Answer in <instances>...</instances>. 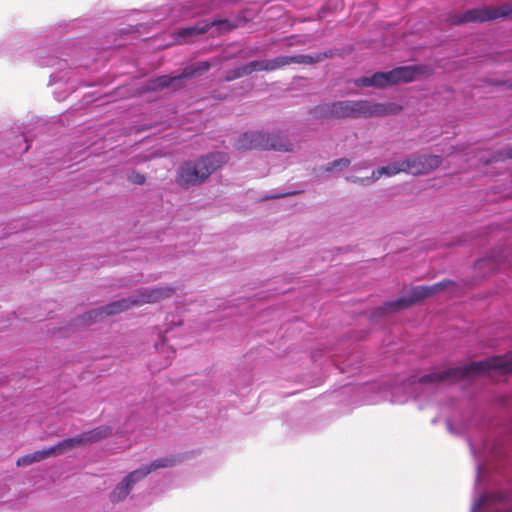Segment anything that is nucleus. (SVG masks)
I'll return each instance as SVG.
<instances>
[{"mask_svg":"<svg viewBox=\"0 0 512 512\" xmlns=\"http://www.w3.org/2000/svg\"><path fill=\"white\" fill-rule=\"evenodd\" d=\"M402 110L395 103H376L368 100H340L316 107L318 114L328 119L370 118L397 114Z\"/></svg>","mask_w":512,"mask_h":512,"instance_id":"nucleus-1","label":"nucleus"},{"mask_svg":"<svg viewBox=\"0 0 512 512\" xmlns=\"http://www.w3.org/2000/svg\"><path fill=\"white\" fill-rule=\"evenodd\" d=\"M498 370L503 374L512 372V358L494 356L465 366L453 367L443 371L432 372L419 378L420 384H437L445 381H457L474 374Z\"/></svg>","mask_w":512,"mask_h":512,"instance_id":"nucleus-2","label":"nucleus"},{"mask_svg":"<svg viewBox=\"0 0 512 512\" xmlns=\"http://www.w3.org/2000/svg\"><path fill=\"white\" fill-rule=\"evenodd\" d=\"M438 162H390L387 166L379 168L376 172L373 170L371 176L365 174L353 177L354 182L362 184L368 182L370 179L374 181L382 175L392 176L400 172H406L412 175L427 174L438 167Z\"/></svg>","mask_w":512,"mask_h":512,"instance_id":"nucleus-3","label":"nucleus"},{"mask_svg":"<svg viewBox=\"0 0 512 512\" xmlns=\"http://www.w3.org/2000/svg\"><path fill=\"white\" fill-rule=\"evenodd\" d=\"M218 168L216 162H184L178 170L176 182L182 187L197 185Z\"/></svg>","mask_w":512,"mask_h":512,"instance_id":"nucleus-4","label":"nucleus"},{"mask_svg":"<svg viewBox=\"0 0 512 512\" xmlns=\"http://www.w3.org/2000/svg\"><path fill=\"white\" fill-rule=\"evenodd\" d=\"M468 23H483L498 18L512 19V4L482 6L465 11Z\"/></svg>","mask_w":512,"mask_h":512,"instance_id":"nucleus-5","label":"nucleus"},{"mask_svg":"<svg viewBox=\"0 0 512 512\" xmlns=\"http://www.w3.org/2000/svg\"><path fill=\"white\" fill-rule=\"evenodd\" d=\"M334 50H329L326 52L316 53L314 55H292V56H278L274 59H270L269 67L270 72L281 69L285 66L292 64H302V65H313L324 61L327 58H332L334 56Z\"/></svg>","mask_w":512,"mask_h":512,"instance_id":"nucleus-6","label":"nucleus"},{"mask_svg":"<svg viewBox=\"0 0 512 512\" xmlns=\"http://www.w3.org/2000/svg\"><path fill=\"white\" fill-rule=\"evenodd\" d=\"M267 135L263 131H247L241 134L234 143V147L240 151L266 150L267 148H283L280 144H267Z\"/></svg>","mask_w":512,"mask_h":512,"instance_id":"nucleus-7","label":"nucleus"},{"mask_svg":"<svg viewBox=\"0 0 512 512\" xmlns=\"http://www.w3.org/2000/svg\"><path fill=\"white\" fill-rule=\"evenodd\" d=\"M176 288L170 285L139 289L134 295V305L139 307L145 304H154L161 300L172 297Z\"/></svg>","mask_w":512,"mask_h":512,"instance_id":"nucleus-8","label":"nucleus"},{"mask_svg":"<svg viewBox=\"0 0 512 512\" xmlns=\"http://www.w3.org/2000/svg\"><path fill=\"white\" fill-rule=\"evenodd\" d=\"M112 430L108 426H99L92 430L83 432L80 435L75 437L67 438L62 440V446L64 447L65 452L69 451L75 447H79L88 443L98 442L108 436H110Z\"/></svg>","mask_w":512,"mask_h":512,"instance_id":"nucleus-9","label":"nucleus"},{"mask_svg":"<svg viewBox=\"0 0 512 512\" xmlns=\"http://www.w3.org/2000/svg\"><path fill=\"white\" fill-rule=\"evenodd\" d=\"M214 26L218 27L220 31H230L234 28V26L227 19L214 20L211 22L203 21L195 26L180 29L177 32V36L179 39L186 41L187 39L192 38L194 36L205 34L209 31L211 27Z\"/></svg>","mask_w":512,"mask_h":512,"instance_id":"nucleus-10","label":"nucleus"},{"mask_svg":"<svg viewBox=\"0 0 512 512\" xmlns=\"http://www.w3.org/2000/svg\"><path fill=\"white\" fill-rule=\"evenodd\" d=\"M424 299H426V294H424L422 285L416 286L411 289L408 297H401L394 301L387 302L381 309L386 312H397L399 310L408 308Z\"/></svg>","mask_w":512,"mask_h":512,"instance_id":"nucleus-11","label":"nucleus"},{"mask_svg":"<svg viewBox=\"0 0 512 512\" xmlns=\"http://www.w3.org/2000/svg\"><path fill=\"white\" fill-rule=\"evenodd\" d=\"M143 473L136 469L130 472L120 483H118L110 494L112 502H120L126 499L134 485L143 479Z\"/></svg>","mask_w":512,"mask_h":512,"instance_id":"nucleus-12","label":"nucleus"},{"mask_svg":"<svg viewBox=\"0 0 512 512\" xmlns=\"http://www.w3.org/2000/svg\"><path fill=\"white\" fill-rule=\"evenodd\" d=\"M65 453L64 447L62 446V442H58L56 445L51 446L49 448L40 450V451H34L33 453L23 455L19 457L16 461V465L18 467L22 466H29L33 463L42 461L46 458L52 457V456H58Z\"/></svg>","mask_w":512,"mask_h":512,"instance_id":"nucleus-13","label":"nucleus"},{"mask_svg":"<svg viewBox=\"0 0 512 512\" xmlns=\"http://www.w3.org/2000/svg\"><path fill=\"white\" fill-rule=\"evenodd\" d=\"M423 72L422 66H401L389 71L390 83H409L415 80L416 75Z\"/></svg>","mask_w":512,"mask_h":512,"instance_id":"nucleus-14","label":"nucleus"},{"mask_svg":"<svg viewBox=\"0 0 512 512\" xmlns=\"http://www.w3.org/2000/svg\"><path fill=\"white\" fill-rule=\"evenodd\" d=\"M267 135V144H280L283 145V148H267L266 150H274L279 152H291L293 151L294 145L289 140L287 134L283 131H277L273 133H266Z\"/></svg>","mask_w":512,"mask_h":512,"instance_id":"nucleus-15","label":"nucleus"},{"mask_svg":"<svg viewBox=\"0 0 512 512\" xmlns=\"http://www.w3.org/2000/svg\"><path fill=\"white\" fill-rule=\"evenodd\" d=\"M135 307L133 296L113 301L102 307L105 316H112Z\"/></svg>","mask_w":512,"mask_h":512,"instance_id":"nucleus-16","label":"nucleus"},{"mask_svg":"<svg viewBox=\"0 0 512 512\" xmlns=\"http://www.w3.org/2000/svg\"><path fill=\"white\" fill-rule=\"evenodd\" d=\"M214 63L215 62L211 61H200L193 63L190 66H187L183 69L182 73L180 74V77L181 79H184L201 76L204 73H206L213 66Z\"/></svg>","mask_w":512,"mask_h":512,"instance_id":"nucleus-17","label":"nucleus"},{"mask_svg":"<svg viewBox=\"0 0 512 512\" xmlns=\"http://www.w3.org/2000/svg\"><path fill=\"white\" fill-rule=\"evenodd\" d=\"M179 461H180V459H178L176 457H163V458L154 460L153 462H151L150 465L143 466V467L139 468V471H141V473H143V477L145 478L151 472H153L159 468L173 467Z\"/></svg>","mask_w":512,"mask_h":512,"instance_id":"nucleus-18","label":"nucleus"},{"mask_svg":"<svg viewBox=\"0 0 512 512\" xmlns=\"http://www.w3.org/2000/svg\"><path fill=\"white\" fill-rule=\"evenodd\" d=\"M180 80H181L180 75L174 76V77L163 75V76H160V77L150 80L147 84V87L149 90H152V91L163 90L165 88H168L174 82H178Z\"/></svg>","mask_w":512,"mask_h":512,"instance_id":"nucleus-19","label":"nucleus"},{"mask_svg":"<svg viewBox=\"0 0 512 512\" xmlns=\"http://www.w3.org/2000/svg\"><path fill=\"white\" fill-rule=\"evenodd\" d=\"M450 284H453L451 280H443L432 285H422V289L424 294H426V298H428L444 290Z\"/></svg>","mask_w":512,"mask_h":512,"instance_id":"nucleus-20","label":"nucleus"},{"mask_svg":"<svg viewBox=\"0 0 512 512\" xmlns=\"http://www.w3.org/2000/svg\"><path fill=\"white\" fill-rule=\"evenodd\" d=\"M104 316L105 315L103 313L102 307H100L87 311L81 316L80 319L85 325H91L92 323L103 319Z\"/></svg>","mask_w":512,"mask_h":512,"instance_id":"nucleus-21","label":"nucleus"},{"mask_svg":"<svg viewBox=\"0 0 512 512\" xmlns=\"http://www.w3.org/2000/svg\"><path fill=\"white\" fill-rule=\"evenodd\" d=\"M371 80L373 83V87L384 88L386 86L392 85L390 83V76L388 72H376L371 76Z\"/></svg>","mask_w":512,"mask_h":512,"instance_id":"nucleus-22","label":"nucleus"},{"mask_svg":"<svg viewBox=\"0 0 512 512\" xmlns=\"http://www.w3.org/2000/svg\"><path fill=\"white\" fill-rule=\"evenodd\" d=\"M447 22L450 25H462L468 23L465 12L463 13H450L447 17Z\"/></svg>","mask_w":512,"mask_h":512,"instance_id":"nucleus-23","label":"nucleus"},{"mask_svg":"<svg viewBox=\"0 0 512 512\" xmlns=\"http://www.w3.org/2000/svg\"><path fill=\"white\" fill-rule=\"evenodd\" d=\"M253 72L255 71H267L270 72L268 60H254L249 62Z\"/></svg>","mask_w":512,"mask_h":512,"instance_id":"nucleus-24","label":"nucleus"},{"mask_svg":"<svg viewBox=\"0 0 512 512\" xmlns=\"http://www.w3.org/2000/svg\"><path fill=\"white\" fill-rule=\"evenodd\" d=\"M128 180L133 184L142 185L145 183L146 177L139 172L132 171L128 175Z\"/></svg>","mask_w":512,"mask_h":512,"instance_id":"nucleus-25","label":"nucleus"},{"mask_svg":"<svg viewBox=\"0 0 512 512\" xmlns=\"http://www.w3.org/2000/svg\"><path fill=\"white\" fill-rule=\"evenodd\" d=\"M239 78H241L240 74H239V70H238V68H235V69L226 71L224 80L226 82H231V81L239 79Z\"/></svg>","mask_w":512,"mask_h":512,"instance_id":"nucleus-26","label":"nucleus"},{"mask_svg":"<svg viewBox=\"0 0 512 512\" xmlns=\"http://www.w3.org/2000/svg\"><path fill=\"white\" fill-rule=\"evenodd\" d=\"M355 85L359 87H373V83L370 77H361L355 81Z\"/></svg>","mask_w":512,"mask_h":512,"instance_id":"nucleus-27","label":"nucleus"},{"mask_svg":"<svg viewBox=\"0 0 512 512\" xmlns=\"http://www.w3.org/2000/svg\"><path fill=\"white\" fill-rule=\"evenodd\" d=\"M237 68L239 70L240 77L250 75L253 72L251 69L250 63H246Z\"/></svg>","mask_w":512,"mask_h":512,"instance_id":"nucleus-28","label":"nucleus"},{"mask_svg":"<svg viewBox=\"0 0 512 512\" xmlns=\"http://www.w3.org/2000/svg\"><path fill=\"white\" fill-rule=\"evenodd\" d=\"M487 500V496L486 495H482L478 498L477 502H476V506L477 507H481L482 505H484V503L486 502Z\"/></svg>","mask_w":512,"mask_h":512,"instance_id":"nucleus-29","label":"nucleus"},{"mask_svg":"<svg viewBox=\"0 0 512 512\" xmlns=\"http://www.w3.org/2000/svg\"><path fill=\"white\" fill-rule=\"evenodd\" d=\"M504 157L509 159V160H512V147L510 148H507L505 151H504Z\"/></svg>","mask_w":512,"mask_h":512,"instance_id":"nucleus-30","label":"nucleus"},{"mask_svg":"<svg viewBox=\"0 0 512 512\" xmlns=\"http://www.w3.org/2000/svg\"><path fill=\"white\" fill-rule=\"evenodd\" d=\"M497 84L498 85H504L508 89L512 90V81H503V82H498Z\"/></svg>","mask_w":512,"mask_h":512,"instance_id":"nucleus-31","label":"nucleus"},{"mask_svg":"<svg viewBox=\"0 0 512 512\" xmlns=\"http://www.w3.org/2000/svg\"><path fill=\"white\" fill-rule=\"evenodd\" d=\"M292 193H288L287 195H291ZM286 194H281V195H276V196H271L270 198H279V197H282V196H285Z\"/></svg>","mask_w":512,"mask_h":512,"instance_id":"nucleus-32","label":"nucleus"},{"mask_svg":"<svg viewBox=\"0 0 512 512\" xmlns=\"http://www.w3.org/2000/svg\"><path fill=\"white\" fill-rule=\"evenodd\" d=\"M334 163H335V164H337V165L342 164V162H340V161H337V162H334ZM345 163H346V162H343V164H345Z\"/></svg>","mask_w":512,"mask_h":512,"instance_id":"nucleus-33","label":"nucleus"}]
</instances>
